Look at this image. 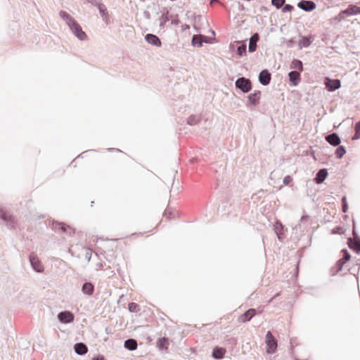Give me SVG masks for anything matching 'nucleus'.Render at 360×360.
<instances>
[{
	"label": "nucleus",
	"instance_id": "43",
	"mask_svg": "<svg viewBox=\"0 0 360 360\" xmlns=\"http://www.w3.org/2000/svg\"><path fill=\"white\" fill-rule=\"evenodd\" d=\"M171 23L172 25H179L180 22V20L178 18V14H176L174 15H172V18H170Z\"/></svg>",
	"mask_w": 360,
	"mask_h": 360
},
{
	"label": "nucleus",
	"instance_id": "2",
	"mask_svg": "<svg viewBox=\"0 0 360 360\" xmlns=\"http://www.w3.org/2000/svg\"><path fill=\"white\" fill-rule=\"evenodd\" d=\"M266 345V353L271 354L276 352L278 347V341L271 331H268L265 337Z\"/></svg>",
	"mask_w": 360,
	"mask_h": 360
},
{
	"label": "nucleus",
	"instance_id": "59",
	"mask_svg": "<svg viewBox=\"0 0 360 360\" xmlns=\"http://www.w3.org/2000/svg\"><path fill=\"white\" fill-rule=\"evenodd\" d=\"M97 266L98 268H102L103 267V264L101 263H98V264H97Z\"/></svg>",
	"mask_w": 360,
	"mask_h": 360
},
{
	"label": "nucleus",
	"instance_id": "16",
	"mask_svg": "<svg viewBox=\"0 0 360 360\" xmlns=\"http://www.w3.org/2000/svg\"><path fill=\"white\" fill-rule=\"evenodd\" d=\"M325 139L329 144L333 146H338L341 143L340 136L335 132L326 136Z\"/></svg>",
	"mask_w": 360,
	"mask_h": 360
},
{
	"label": "nucleus",
	"instance_id": "11",
	"mask_svg": "<svg viewBox=\"0 0 360 360\" xmlns=\"http://www.w3.org/2000/svg\"><path fill=\"white\" fill-rule=\"evenodd\" d=\"M259 82L263 86H266L270 84L271 79V75L268 70H263L259 74Z\"/></svg>",
	"mask_w": 360,
	"mask_h": 360
},
{
	"label": "nucleus",
	"instance_id": "3",
	"mask_svg": "<svg viewBox=\"0 0 360 360\" xmlns=\"http://www.w3.org/2000/svg\"><path fill=\"white\" fill-rule=\"evenodd\" d=\"M235 86L245 94L250 92L252 88L250 79L244 77L238 78L235 82Z\"/></svg>",
	"mask_w": 360,
	"mask_h": 360
},
{
	"label": "nucleus",
	"instance_id": "36",
	"mask_svg": "<svg viewBox=\"0 0 360 360\" xmlns=\"http://www.w3.org/2000/svg\"><path fill=\"white\" fill-rule=\"evenodd\" d=\"M341 252L342 254V257L339 260L346 264L350 259L351 255L347 249H342Z\"/></svg>",
	"mask_w": 360,
	"mask_h": 360
},
{
	"label": "nucleus",
	"instance_id": "14",
	"mask_svg": "<svg viewBox=\"0 0 360 360\" xmlns=\"http://www.w3.org/2000/svg\"><path fill=\"white\" fill-rule=\"evenodd\" d=\"M162 9V13L158 19L161 29H163L165 27L166 23L170 20V18H172V15H169V10L167 8L164 7Z\"/></svg>",
	"mask_w": 360,
	"mask_h": 360
},
{
	"label": "nucleus",
	"instance_id": "37",
	"mask_svg": "<svg viewBox=\"0 0 360 360\" xmlns=\"http://www.w3.org/2000/svg\"><path fill=\"white\" fill-rule=\"evenodd\" d=\"M128 309L130 312H139L141 310L140 306L135 302H129L128 304Z\"/></svg>",
	"mask_w": 360,
	"mask_h": 360
},
{
	"label": "nucleus",
	"instance_id": "21",
	"mask_svg": "<svg viewBox=\"0 0 360 360\" xmlns=\"http://www.w3.org/2000/svg\"><path fill=\"white\" fill-rule=\"evenodd\" d=\"M255 314L256 309L250 308L240 316L239 320L242 323L249 321L255 316Z\"/></svg>",
	"mask_w": 360,
	"mask_h": 360
},
{
	"label": "nucleus",
	"instance_id": "64",
	"mask_svg": "<svg viewBox=\"0 0 360 360\" xmlns=\"http://www.w3.org/2000/svg\"><path fill=\"white\" fill-rule=\"evenodd\" d=\"M295 360H299V359H295Z\"/></svg>",
	"mask_w": 360,
	"mask_h": 360
},
{
	"label": "nucleus",
	"instance_id": "29",
	"mask_svg": "<svg viewBox=\"0 0 360 360\" xmlns=\"http://www.w3.org/2000/svg\"><path fill=\"white\" fill-rule=\"evenodd\" d=\"M201 120V115H192L189 116L187 119V124L193 126L198 124Z\"/></svg>",
	"mask_w": 360,
	"mask_h": 360
},
{
	"label": "nucleus",
	"instance_id": "55",
	"mask_svg": "<svg viewBox=\"0 0 360 360\" xmlns=\"http://www.w3.org/2000/svg\"><path fill=\"white\" fill-rule=\"evenodd\" d=\"M219 0H210V4L211 6H213L214 4H219Z\"/></svg>",
	"mask_w": 360,
	"mask_h": 360
},
{
	"label": "nucleus",
	"instance_id": "12",
	"mask_svg": "<svg viewBox=\"0 0 360 360\" xmlns=\"http://www.w3.org/2000/svg\"><path fill=\"white\" fill-rule=\"evenodd\" d=\"M208 42V37L202 34H194L191 39V44L193 46L200 47L202 46L203 43Z\"/></svg>",
	"mask_w": 360,
	"mask_h": 360
},
{
	"label": "nucleus",
	"instance_id": "30",
	"mask_svg": "<svg viewBox=\"0 0 360 360\" xmlns=\"http://www.w3.org/2000/svg\"><path fill=\"white\" fill-rule=\"evenodd\" d=\"M313 41V38L311 36L302 37L299 42L300 47H308Z\"/></svg>",
	"mask_w": 360,
	"mask_h": 360
},
{
	"label": "nucleus",
	"instance_id": "50",
	"mask_svg": "<svg viewBox=\"0 0 360 360\" xmlns=\"http://www.w3.org/2000/svg\"><path fill=\"white\" fill-rule=\"evenodd\" d=\"M143 15L147 20H150L151 18L150 13L148 11L145 10L143 11Z\"/></svg>",
	"mask_w": 360,
	"mask_h": 360
},
{
	"label": "nucleus",
	"instance_id": "8",
	"mask_svg": "<svg viewBox=\"0 0 360 360\" xmlns=\"http://www.w3.org/2000/svg\"><path fill=\"white\" fill-rule=\"evenodd\" d=\"M58 319L63 323H70L74 321L75 316L70 311H63L58 313Z\"/></svg>",
	"mask_w": 360,
	"mask_h": 360
},
{
	"label": "nucleus",
	"instance_id": "18",
	"mask_svg": "<svg viewBox=\"0 0 360 360\" xmlns=\"http://www.w3.org/2000/svg\"><path fill=\"white\" fill-rule=\"evenodd\" d=\"M95 6L98 7L103 20L106 22V24H108L109 15L105 6L98 1H95Z\"/></svg>",
	"mask_w": 360,
	"mask_h": 360
},
{
	"label": "nucleus",
	"instance_id": "1",
	"mask_svg": "<svg viewBox=\"0 0 360 360\" xmlns=\"http://www.w3.org/2000/svg\"><path fill=\"white\" fill-rule=\"evenodd\" d=\"M0 223L5 224L8 229H14L15 226V219L14 217L0 207Z\"/></svg>",
	"mask_w": 360,
	"mask_h": 360
},
{
	"label": "nucleus",
	"instance_id": "4",
	"mask_svg": "<svg viewBox=\"0 0 360 360\" xmlns=\"http://www.w3.org/2000/svg\"><path fill=\"white\" fill-rule=\"evenodd\" d=\"M69 27L72 32L79 39V40H85L87 39L86 34L82 30L80 25L76 21H72L69 25Z\"/></svg>",
	"mask_w": 360,
	"mask_h": 360
},
{
	"label": "nucleus",
	"instance_id": "48",
	"mask_svg": "<svg viewBox=\"0 0 360 360\" xmlns=\"http://www.w3.org/2000/svg\"><path fill=\"white\" fill-rule=\"evenodd\" d=\"M85 258L87 259L88 262L91 260V252L90 250H87L85 253Z\"/></svg>",
	"mask_w": 360,
	"mask_h": 360
},
{
	"label": "nucleus",
	"instance_id": "45",
	"mask_svg": "<svg viewBox=\"0 0 360 360\" xmlns=\"http://www.w3.org/2000/svg\"><path fill=\"white\" fill-rule=\"evenodd\" d=\"M292 181V177L290 175L285 176L283 179V184L284 185H289L290 183Z\"/></svg>",
	"mask_w": 360,
	"mask_h": 360
},
{
	"label": "nucleus",
	"instance_id": "17",
	"mask_svg": "<svg viewBox=\"0 0 360 360\" xmlns=\"http://www.w3.org/2000/svg\"><path fill=\"white\" fill-rule=\"evenodd\" d=\"M289 81L292 86H297L301 80L300 72L292 70L288 73Z\"/></svg>",
	"mask_w": 360,
	"mask_h": 360
},
{
	"label": "nucleus",
	"instance_id": "35",
	"mask_svg": "<svg viewBox=\"0 0 360 360\" xmlns=\"http://www.w3.org/2000/svg\"><path fill=\"white\" fill-rule=\"evenodd\" d=\"M346 153V149L345 146H338V148H336L335 151V154L336 157L339 159L342 158L344 155Z\"/></svg>",
	"mask_w": 360,
	"mask_h": 360
},
{
	"label": "nucleus",
	"instance_id": "27",
	"mask_svg": "<svg viewBox=\"0 0 360 360\" xmlns=\"http://www.w3.org/2000/svg\"><path fill=\"white\" fill-rule=\"evenodd\" d=\"M137 346V341L133 338L127 339L124 342V347L129 351H134L136 349Z\"/></svg>",
	"mask_w": 360,
	"mask_h": 360
},
{
	"label": "nucleus",
	"instance_id": "54",
	"mask_svg": "<svg viewBox=\"0 0 360 360\" xmlns=\"http://www.w3.org/2000/svg\"><path fill=\"white\" fill-rule=\"evenodd\" d=\"M228 341H229L230 343H231L232 345H236V343H237V340L234 338H231L229 339Z\"/></svg>",
	"mask_w": 360,
	"mask_h": 360
},
{
	"label": "nucleus",
	"instance_id": "19",
	"mask_svg": "<svg viewBox=\"0 0 360 360\" xmlns=\"http://www.w3.org/2000/svg\"><path fill=\"white\" fill-rule=\"evenodd\" d=\"M347 244L351 250L358 254L360 253V238H358V239L349 238L347 239Z\"/></svg>",
	"mask_w": 360,
	"mask_h": 360
},
{
	"label": "nucleus",
	"instance_id": "22",
	"mask_svg": "<svg viewBox=\"0 0 360 360\" xmlns=\"http://www.w3.org/2000/svg\"><path fill=\"white\" fill-rule=\"evenodd\" d=\"M94 285L91 282H84L82 287V292L88 296H91L94 292Z\"/></svg>",
	"mask_w": 360,
	"mask_h": 360
},
{
	"label": "nucleus",
	"instance_id": "61",
	"mask_svg": "<svg viewBox=\"0 0 360 360\" xmlns=\"http://www.w3.org/2000/svg\"><path fill=\"white\" fill-rule=\"evenodd\" d=\"M195 161V160L194 158H192V159L191 160V162H194Z\"/></svg>",
	"mask_w": 360,
	"mask_h": 360
},
{
	"label": "nucleus",
	"instance_id": "24",
	"mask_svg": "<svg viewBox=\"0 0 360 360\" xmlns=\"http://www.w3.org/2000/svg\"><path fill=\"white\" fill-rule=\"evenodd\" d=\"M226 353V349L220 347H215L212 352V356L214 359H221Z\"/></svg>",
	"mask_w": 360,
	"mask_h": 360
},
{
	"label": "nucleus",
	"instance_id": "23",
	"mask_svg": "<svg viewBox=\"0 0 360 360\" xmlns=\"http://www.w3.org/2000/svg\"><path fill=\"white\" fill-rule=\"evenodd\" d=\"M328 175L327 169H321L318 171L314 178V181L316 184H321L327 178Z\"/></svg>",
	"mask_w": 360,
	"mask_h": 360
},
{
	"label": "nucleus",
	"instance_id": "40",
	"mask_svg": "<svg viewBox=\"0 0 360 360\" xmlns=\"http://www.w3.org/2000/svg\"><path fill=\"white\" fill-rule=\"evenodd\" d=\"M348 210V205L347 202V198L345 196L342 198V211L344 213H346Z\"/></svg>",
	"mask_w": 360,
	"mask_h": 360
},
{
	"label": "nucleus",
	"instance_id": "41",
	"mask_svg": "<svg viewBox=\"0 0 360 360\" xmlns=\"http://www.w3.org/2000/svg\"><path fill=\"white\" fill-rule=\"evenodd\" d=\"M282 8V12L287 13V12H291L294 10V6L290 4H285L281 7Z\"/></svg>",
	"mask_w": 360,
	"mask_h": 360
},
{
	"label": "nucleus",
	"instance_id": "57",
	"mask_svg": "<svg viewBox=\"0 0 360 360\" xmlns=\"http://www.w3.org/2000/svg\"><path fill=\"white\" fill-rule=\"evenodd\" d=\"M279 295H280V293H279V292H278V293H276V295H274V296L271 299L270 302H271V301H272V300H273L274 299H275L276 297H277L278 296H279Z\"/></svg>",
	"mask_w": 360,
	"mask_h": 360
},
{
	"label": "nucleus",
	"instance_id": "9",
	"mask_svg": "<svg viewBox=\"0 0 360 360\" xmlns=\"http://www.w3.org/2000/svg\"><path fill=\"white\" fill-rule=\"evenodd\" d=\"M297 6L299 8L307 12H311L316 7L314 1L308 0H301L297 3Z\"/></svg>",
	"mask_w": 360,
	"mask_h": 360
},
{
	"label": "nucleus",
	"instance_id": "20",
	"mask_svg": "<svg viewBox=\"0 0 360 360\" xmlns=\"http://www.w3.org/2000/svg\"><path fill=\"white\" fill-rule=\"evenodd\" d=\"M274 231L280 240L285 238V235L283 231V225L281 221H277L275 222L274 224Z\"/></svg>",
	"mask_w": 360,
	"mask_h": 360
},
{
	"label": "nucleus",
	"instance_id": "7",
	"mask_svg": "<svg viewBox=\"0 0 360 360\" xmlns=\"http://www.w3.org/2000/svg\"><path fill=\"white\" fill-rule=\"evenodd\" d=\"M324 84L326 89L329 91H334L338 89L341 86L339 79H330L329 77H326Z\"/></svg>",
	"mask_w": 360,
	"mask_h": 360
},
{
	"label": "nucleus",
	"instance_id": "33",
	"mask_svg": "<svg viewBox=\"0 0 360 360\" xmlns=\"http://www.w3.org/2000/svg\"><path fill=\"white\" fill-rule=\"evenodd\" d=\"M345 263L338 260L333 267L331 269L332 275H335L342 269Z\"/></svg>",
	"mask_w": 360,
	"mask_h": 360
},
{
	"label": "nucleus",
	"instance_id": "6",
	"mask_svg": "<svg viewBox=\"0 0 360 360\" xmlns=\"http://www.w3.org/2000/svg\"><path fill=\"white\" fill-rule=\"evenodd\" d=\"M52 229L57 231H61L63 233H67L69 236H71L75 233V231L73 229H72L70 226L66 225L64 223L60 222H53L52 224Z\"/></svg>",
	"mask_w": 360,
	"mask_h": 360
},
{
	"label": "nucleus",
	"instance_id": "56",
	"mask_svg": "<svg viewBox=\"0 0 360 360\" xmlns=\"http://www.w3.org/2000/svg\"><path fill=\"white\" fill-rule=\"evenodd\" d=\"M309 217L307 215H304L301 217L300 221H304V220H307Z\"/></svg>",
	"mask_w": 360,
	"mask_h": 360
},
{
	"label": "nucleus",
	"instance_id": "25",
	"mask_svg": "<svg viewBox=\"0 0 360 360\" xmlns=\"http://www.w3.org/2000/svg\"><path fill=\"white\" fill-rule=\"evenodd\" d=\"M235 43L239 44L237 47L236 53L240 56L242 57L246 55L247 53V44L246 41H236Z\"/></svg>",
	"mask_w": 360,
	"mask_h": 360
},
{
	"label": "nucleus",
	"instance_id": "62",
	"mask_svg": "<svg viewBox=\"0 0 360 360\" xmlns=\"http://www.w3.org/2000/svg\"><path fill=\"white\" fill-rule=\"evenodd\" d=\"M358 14H360V7L359 6V8H358Z\"/></svg>",
	"mask_w": 360,
	"mask_h": 360
},
{
	"label": "nucleus",
	"instance_id": "38",
	"mask_svg": "<svg viewBox=\"0 0 360 360\" xmlns=\"http://www.w3.org/2000/svg\"><path fill=\"white\" fill-rule=\"evenodd\" d=\"M285 3V0H271V4L274 6L277 9L281 8Z\"/></svg>",
	"mask_w": 360,
	"mask_h": 360
},
{
	"label": "nucleus",
	"instance_id": "28",
	"mask_svg": "<svg viewBox=\"0 0 360 360\" xmlns=\"http://www.w3.org/2000/svg\"><path fill=\"white\" fill-rule=\"evenodd\" d=\"M169 346V339L165 337L160 338L157 341V347L160 350H167Z\"/></svg>",
	"mask_w": 360,
	"mask_h": 360
},
{
	"label": "nucleus",
	"instance_id": "26",
	"mask_svg": "<svg viewBox=\"0 0 360 360\" xmlns=\"http://www.w3.org/2000/svg\"><path fill=\"white\" fill-rule=\"evenodd\" d=\"M74 349L76 354L84 355L88 352L87 346L83 342H78L74 345Z\"/></svg>",
	"mask_w": 360,
	"mask_h": 360
},
{
	"label": "nucleus",
	"instance_id": "44",
	"mask_svg": "<svg viewBox=\"0 0 360 360\" xmlns=\"http://www.w3.org/2000/svg\"><path fill=\"white\" fill-rule=\"evenodd\" d=\"M352 224H353V227H352V235L354 236L353 238H356V239H358L359 236L356 233V224H355V221L354 220L352 221Z\"/></svg>",
	"mask_w": 360,
	"mask_h": 360
},
{
	"label": "nucleus",
	"instance_id": "49",
	"mask_svg": "<svg viewBox=\"0 0 360 360\" xmlns=\"http://www.w3.org/2000/svg\"><path fill=\"white\" fill-rule=\"evenodd\" d=\"M342 13V14H343L345 16V15H347V16H350V11H349V7H347L346 9L345 10H342L340 11Z\"/></svg>",
	"mask_w": 360,
	"mask_h": 360
},
{
	"label": "nucleus",
	"instance_id": "10",
	"mask_svg": "<svg viewBox=\"0 0 360 360\" xmlns=\"http://www.w3.org/2000/svg\"><path fill=\"white\" fill-rule=\"evenodd\" d=\"M261 91L259 90L255 91L254 93L250 94L248 96V103L246 105L257 106L259 103L261 98Z\"/></svg>",
	"mask_w": 360,
	"mask_h": 360
},
{
	"label": "nucleus",
	"instance_id": "60",
	"mask_svg": "<svg viewBox=\"0 0 360 360\" xmlns=\"http://www.w3.org/2000/svg\"><path fill=\"white\" fill-rule=\"evenodd\" d=\"M189 27H189V25H184V30H186V29H189Z\"/></svg>",
	"mask_w": 360,
	"mask_h": 360
},
{
	"label": "nucleus",
	"instance_id": "63",
	"mask_svg": "<svg viewBox=\"0 0 360 360\" xmlns=\"http://www.w3.org/2000/svg\"><path fill=\"white\" fill-rule=\"evenodd\" d=\"M105 330H106V333H109V330H108V328L105 329Z\"/></svg>",
	"mask_w": 360,
	"mask_h": 360
},
{
	"label": "nucleus",
	"instance_id": "31",
	"mask_svg": "<svg viewBox=\"0 0 360 360\" xmlns=\"http://www.w3.org/2000/svg\"><path fill=\"white\" fill-rule=\"evenodd\" d=\"M290 68L301 72L303 71V63L300 60L294 59L290 64Z\"/></svg>",
	"mask_w": 360,
	"mask_h": 360
},
{
	"label": "nucleus",
	"instance_id": "47",
	"mask_svg": "<svg viewBox=\"0 0 360 360\" xmlns=\"http://www.w3.org/2000/svg\"><path fill=\"white\" fill-rule=\"evenodd\" d=\"M172 215H173L172 212L170 211L169 208H167L165 210V212H164V216L166 217V216H168L169 218H171L172 217Z\"/></svg>",
	"mask_w": 360,
	"mask_h": 360
},
{
	"label": "nucleus",
	"instance_id": "53",
	"mask_svg": "<svg viewBox=\"0 0 360 360\" xmlns=\"http://www.w3.org/2000/svg\"><path fill=\"white\" fill-rule=\"evenodd\" d=\"M360 138V133L355 131V134L352 137L353 140L359 139Z\"/></svg>",
	"mask_w": 360,
	"mask_h": 360
},
{
	"label": "nucleus",
	"instance_id": "42",
	"mask_svg": "<svg viewBox=\"0 0 360 360\" xmlns=\"http://www.w3.org/2000/svg\"><path fill=\"white\" fill-rule=\"evenodd\" d=\"M333 234H342L344 233L343 228L341 226H336L332 230Z\"/></svg>",
	"mask_w": 360,
	"mask_h": 360
},
{
	"label": "nucleus",
	"instance_id": "15",
	"mask_svg": "<svg viewBox=\"0 0 360 360\" xmlns=\"http://www.w3.org/2000/svg\"><path fill=\"white\" fill-rule=\"evenodd\" d=\"M145 40L150 44L160 47L162 46V42L160 39L155 34H147L145 36Z\"/></svg>",
	"mask_w": 360,
	"mask_h": 360
},
{
	"label": "nucleus",
	"instance_id": "46",
	"mask_svg": "<svg viewBox=\"0 0 360 360\" xmlns=\"http://www.w3.org/2000/svg\"><path fill=\"white\" fill-rule=\"evenodd\" d=\"M344 19H345V15L343 14H342L341 12H340L338 15H337L336 16L334 17V20H336L338 22H341Z\"/></svg>",
	"mask_w": 360,
	"mask_h": 360
},
{
	"label": "nucleus",
	"instance_id": "5",
	"mask_svg": "<svg viewBox=\"0 0 360 360\" xmlns=\"http://www.w3.org/2000/svg\"><path fill=\"white\" fill-rule=\"evenodd\" d=\"M29 260L34 271L39 273L44 271V266L35 252H32L30 254Z\"/></svg>",
	"mask_w": 360,
	"mask_h": 360
},
{
	"label": "nucleus",
	"instance_id": "51",
	"mask_svg": "<svg viewBox=\"0 0 360 360\" xmlns=\"http://www.w3.org/2000/svg\"><path fill=\"white\" fill-rule=\"evenodd\" d=\"M354 130L360 133V120L355 124Z\"/></svg>",
	"mask_w": 360,
	"mask_h": 360
},
{
	"label": "nucleus",
	"instance_id": "58",
	"mask_svg": "<svg viewBox=\"0 0 360 360\" xmlns=\"http://www.w3.org/2000/svg\"><path fill=\"white\" fill-rule=\"evenodd\" d=\"M89 3H91V4L94 5L95 6V1H96V0H89L88 1Z\"/></svg>",
	"mask_w": 360,
	"mask_h": 360
},
{
	"label": "nucleus",
	"instance_id": "34",
	"mask_svg": "<svg viewBox=\"0 0 360 360\" xmlns=\"http://www.w3.org/2000/svg\"><path fill=\"white\" fill-rule=\"evenodd\" d=\"M345 263L338 260L333 267L331 269L332 275H335L342 269Z\"/></svg>",
	"mask_w": 360,
	"mask_h": 360
},
{
	"label": "nucleus",
	"instance_id": "52",
	"mask_svg": "<svg viewBox=\"0 0 360 360\" xmlns=\"http://www.w3.org/2000/svg\"><path fill=\"white\" fill-rule=\"evenodd\" d=\"M92 360H105V357L102 355L94 356Z\"/></svg>",
	"mask_w": 360,
	"mask_h": 360
},
{
	"label": "nucleus",
	"instance_id": "39",
	"mask_svg": "<svg viewBox=\"0 0 360 360\" xmlns=\"http://www.w3.org/2000/svg\"><path fill=\"white\" fill-rule=\"evenodd\" d=\"M348 7L349 8L351 15H354L358 14L359 6H357L356 5H354V4H350L348 6Z\"/></svg>",
	"mask_w": 360,
	"mask_h": 360
},
{
	"label": "nucleus",
	"instance_id": "32",
	"mask_svg": "<svg viewBox=\"0 0 360 360\" xmlns=\"http://www.w3.org/2000/svg\"><path fill=\"white\" fill-rule=\"evenodd\" d=\"M60 18L63 19L68 25H69L70 23H72V21L75 20L69 13H68L66 11H61L59 13Z\"/></svg>",
	"mask_w": 360,
	"mask_h": 360
},
{
	"label": "nucleus",
	"instance_id": "13",
	"mask_svg": "<svg viewBox=\"0 0 360 360\" xmlns=\"http://www.w3.org/2000/svg\"><path fill=\"white\" fill-rule=\"evenodd\" d=\"M260 37L259 33L255 32L254 33L251 37L249 39V46H248V51L250 53H253L257 50V42L259 40Z\"/></svg>",
	"mask_w": 360,
	"mask_h": 360
}]
</instances>
